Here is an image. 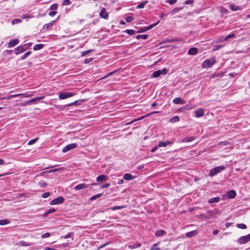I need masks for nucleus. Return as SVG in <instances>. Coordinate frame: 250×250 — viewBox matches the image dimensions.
I'll return each mask as SVG.
<instances>
[{
  "label": "nucleus",
  "instance_id": "f3484780",
  "mask_svg": "<svg viewBox=\"0 0 250 250\" xmlns=\"http://www.w3.org/2000/svg\"><path fill=\"white\" fill-rule=\"evenodd\" d=\"M19 42V40L18 39H14L11 41L8 44L7 47L8 48H11L18 44Z\"/></svg>",
  "mask_w": 250,
  "mask_h": 250
},
{
  "label": "nucleus",
  "instance_id": "de8ad7c7",
  "mask_svg": "<svg viewBox=\"0 0 250 250\" xmlns=\"http://www.w3.org/2000/svg\"><path fill=\"white\" fill-rule=\"evenodd\" d=\"M102 196V194L101 193H99V194H97L96 195H95L93 196H92L90 198V200L91 201H93L95 199H96L97 198H99V197H100L101 196Z\"/></svg>",
  "mask_w": 250,
  "mask_h": 250
},
{
  "label": "nucleus",
  "instance_id": "7c9ffc66",
  "mask_svg": "<svg viewBox=\"0 0 250 250\" xmlns=\"http://www.w3.org/2000/svg\"><path fill=\"white\" fill-rule=\"evenodd\" d=\"M43 46H44V45L42 43L37 44L34 46L33 49L36 51L42 49L43 48Z\"/></svg>",
  "mask_w": 250,
  "mask_h": 250
},
{
  "label": "nucleus",
  "instance_id": "58836bf2",
  "mask_svg": "<svg viewBox=\"0 0 250 250\" xmlns=\"http://www.w3.org/2000/svg\"><path fill=\"white\" fill-rule=\"evenodd\" d=\"M147 1H143L141 3H140L139 4H138L137 6V9H140L143 8L144 7L145 5L147 3Z\"/></svg>",
  "mask_w": 250,
  "mask_h": 250
},
{
  "label": "nucleus",
  "instance_id": "4be33fe9",
  "mask_svg": "<svg viewBox=\"0 0 250 250\" xmlns=\"http://www.w3.org/2000/svg\"><path fill=\"white\" fill-rule=\"evenodd\" d=\"M198 231L196 230H193L190 232H188L186 233V236L188 238H191L194 236H195L196 234H197Z\"/></svg>",
  "mask_w": 250,
  "mask_h": 250
},
{
  "label": "nucleus",
  "instance_id": "c9c22d12",
  "mask_svg": "<svg viewBox=\"0 0 250 250\" xmlns=\"http://www.w3.org/2000/svg\"><path fill=\"white\" fill-rule=\"evenodd\" d=\"M32 53L31 51H27L26 53H25L22 57L21 59V60H24L25 59H26Z\"/></svg>",
  "mask_w": 250,
  "mask_h": 250
},
{
  "label": "nucleus",
  "instance_id": "6e6552de",
  "mask_svg": "<svg viewBox=\"0 0 250 250\" xmlns=\"http://www.w3.org/2000/svg\"><path fill=\"white\" fill-rule=\"evenodd\" d=\"M167 70L166 68H164L162 70H158L154 72H153L152 74V77L153 78H157L160 76L161 74L166 75L167 73Z\"/></svg>",
  "mask_w": 250,
  "mask_h": 250
},
{
  "label": "nucleus",
  "instance_id": "e433bc0d",
  "mask_svg": "<svg viewBox=\"0 0 250 250\" xmlns=\"http://www.w3.org/2000/svg\"><path fill=\"white\" fill-rule=\"evenodd\" d=\"M56 211V209H54V208H50L49 209H48L44 213V215L45 216H47L49 213H52V212H54Z\"/></svg>",
  "mask_w": 250,
  "mask_h": 250
},
{
  "label": "nucleus",
  "instance_id": "5fc2aeb1",
  "mask_svg": "<svg viewBox=\"0 0 250 250\" xmlns=\"http://www.w3.org/2000/svg\"><path fill=\"white\" fill-rule=\"evenodd\" d=\"M50 195V193L49 192H46L44 193H43L42 195V197L43 198H45L48 197Z\"/></svg>",
  "mask_w": 250,
  "mask_h": 250
},
{
  "label": "nucleus",
  "instance_id": "bb28decb",
  "mask_svg": "<svg viewBox=\"0 0 250 250\" xmlns=\"http://www.w3.org/2000/svg\"><path fill=\"white\" fill-rule=\"evenodd\" d=\"M195 137L194 136H191L187 138H185L182 140V142L187 143V142H191L195 139Z\"/></svg>",
  "mask_w": 250,
  "mask_h": 250
},
{
  "label": "nucleus",
  "instance_id": "37998d69",
  "mask_svg": "<svg viewBox=\"0 0 250 250\" xmlns=\"http://www.w3.org/2000/svg\"><path fill=\"white\" fill-rule=\"evenodd\" d=\"M124 32L127 33L129 35H134L136 33V31L134 30L128 29V30H125L124 31Z\"/></svg>",
  "mask_w": 250,
  "mask_h": 250
},
{
  "label": "nucleus",
  "instance_id": "3c124183",
  "mask_svg": "<svg viewBox=\"0 0 250 250\" xmlns=\"http://www.w3.org/2000/svg\"><path fill=\"white\" fill-rule=\"evenodd\" d=\"M125 20L127 22H131L133 21L134 18L131 16H128L125 18Z\"/></svg>",
  "mask_w": 250,
  "mask_h": 250
},
{
  "label": "nucleus",
  "instance_id": "72a5a7b5",
  "mask_svg": "<svg viewBox=\"0 0 250 250\" xmlns=\"http://www.w3.org/2000/svg\"><path fill=\"white\" fill-rule=\"evenodd\" d=\"M179 121V117L178 116H175L169 120V122L173 123L177 122Z\"/></svg>",
  "mask_w": 250,
  "mask_h": 250
},
{
  "label": "nucleus",
  "instance_id": "423d86ee",
  "mask_svg": "<svg viewBox=\"0 0 250 250\" xmlns=\"http://www.w3.org/2000/svg\"><path fill=\"white\" fill-rule=\"evenodd\" d=\"M250 241V233L245 236L240 237L237 240V242L240 244H243Z\"/></svg>",
  "mask_w": 250,
  "mask_h": 250
},
{
  "label": "nucleus",
  "instance_id": "2f4dec72",
  "mask_svg": "<svg viewBox=\"0 0 250 250\" xmlns=\"http://www.w3.org/2000/svg\"><path fill=\"white\" fill-rule=\"evenodd\" d=\"M126 207L125 206H114L111 208V209L112 210H116L117 209H121L123 208H124Z\"/></svg>",
  "mask_w": 250,
  "mask_h": 250
},
{
  "label": "nucleus",
  "instance_id": "473e14b6",
  "mask_svg": "<svg viewBox=\"0 0 250 250\" xmlns=\"http://www.w3.org/2000/svg\"><path fill=\"white\" fill-rule=\"evenodd\" d=\"M10 223V221L7 219H1L0 220V225L3 226L8 224Z\"/></svg>",
  "mask_w": 250,
  "mask_h": 250
},
{
  "label": "nucleus",
  "instance_id": "0e129e2a",
  "mask_svg": "<svg viewBox=\"0 0 250 250\" xmlns=\"http://www.w3.org/2000/svg\"><path fill=\"white\" fill-rule=\"evenodd\" d=\"M158 146H156L155 147H154L152 149H151V152H154L156 151V150L157 149V148H158Z\"/></svg>",
  "mask_w": 250,
  "mask_h": 250
},
{
  "label": "nucleus",
  "instance_id": "cd10ccee",
  "mask_svg": "<svg viewBox=\"0 0 250 250\" xmlns=\"http://www.w3.org/2000/svg\"><path fill=\"white\" fill-rule=\"evenodd\" d=\"M55 21H53L48 23H46L43 25V29L45 30H48L51 27H52L54 24Z\"/></svg>",
  "mask_w": 250,
  "mask_h": 250
},
{
  "label": "nucleus",
  "instance_id": "2eb2a0df",
  "mask_svg": "<svg viewBox=\"0 0 250 250\" xmlns=\"http://www.w3.org/2000/svg\"><path fill=\"white\" fill-rule=\"evenodd\" d=\"M198 50L196 47H191L188 51V54L189 55H195L198 53Z\"/></svg>",
  "mask_w": 250,
  "mask_h": 250
},
{
  "label": "nucleus",
  "instance_id": "a19ab883",
  "mask_svg": "<svg viewBox=\"0 0 250 250\" xmlns=\"http://www.w3.org/2000/svg\"><path fill=\"white\" fill-rule=\"evenodd\" d=\"M223 47V45H214L213 48V49H212V51H217V50L220 49Z\"/></svg>",
  "mask_w": 250,
  "mask_h": 250
},
{
  "label": "nucleus",
  "instance_id": "1a4fd4ad",
  "mask_svg": "<svg viewBox=\"0 0 250 250\" xmlns=\"http://www.w3.org/2000/svg\"><path fill=\"white\" fill-rule=\"evenodd\" d=\"M159 22L158 21L157 22L149 25L148 26H146L141 28L139 30L137 31V33H143L147 31V30L152 29L153 27L157 25Z\"/></svg>",
  "mask_w": 250,
  "mask_h": 250
},
{
  "label": "nucleus",
  "instance_id": "f257e3e1",
  "mask_svg": "<svg viewBox=\"0 0 250 250\" xmlns=\"http://www.w3.org/2000/svg\"><path fill=\"white\" fill-rule=\"evenodd\" d=\"M225 169V167L223 166L215 167L209 170L208 175L213 177L217 174L221 172Z\"/></svg>",
  "mask_w": 250,
  "mask_h": 250
},
{
  "label": "nucleus",
  "instance_id": "ea45409f",
  "mask_svg": "<svg viewBox=\"0 0 250 250\" xmlns=\"http://www.w3.org/2000/svg\"><path fill=\"white\" fill-rule=\"evenodd\" d=\"M183 9V7H176L173 9V10L171 11V13L173 15L177 13L179 11L182 10Z\"/></svg>",
  "mask_w": 250,
  "mask_h": 250
},
{
  "label": "nucleus",
  "instance_id": "09e8293b",
  "mask_svg": "<svg viewBox=\"0 0 250 250\" xmlns=\"http://www.w3.org/2000/svg\"><path fill=\"white\" fill-rule=\"evenodd\" d=\"M179 41H181V40H180L176 38H172V39H169L167 40V42H177Z\"/></svg>",
  "mask_w": 250,
  "mask_h": 250
},
{
  "label": "nucleus",
  "instance_id": "a18cd8bd",
  "mask_svg": "<svg viewBox=\"0 0 250 250\" xmlns=\"http://www.w3.org/2000/svg\"><path fill=\"white\" fill-rule=\"evenodd\" d=\"M93 50H86V51H83L82 53V55H81V56L82 57H84L85 56V55H86L87 54H88V53H90L92 52H93Z\"/></svg>",
  "mask_w": 250,
  "mask_h": 250
},
{
  "label": "nucleus",
  "instance_id": "20e7f679",
  "mask_svg": "<svg viewBox=\"0 0 250 250\" xmlns=\"http://www.w3.org/2000/svg\"><path fill=\"white\" fill-rule=\"evenodd\" d=\"M76 95L75 93L72 92H64L60 93L59 95V98L61 100L67 99Z\"/></svg>",
  "mask_w": 250,
  "mask_h": 250
},
{
  "label": "nucleus",
  "instance_id": "052dcab7",
  "mask_svg": "<svg viewBox=\"0 0 250 250\" xmlns=\"http://www.w3.org/2000/svg\"><path fill=\"white\" fill-rule=\"evenodd\" d=\"M72 235V233L71 232H69V233H67L66 235L63 236V237L64 239H67V238L71 237Z\"/></svg>",
  "mask_w": 250,
  "mask_h": 250
},
{
  "label": "nucleus",
  "instance_id": "c85d7f7f",
  "mask_svg": "<svg viewBox=\"0 0 250 250\" xmlns=\"http://www.w3.org/2000/svg\"><path fill=\"white\" fill-rule=\"evenodd\" d=\"M235 37L234 34H230L227 35L224 39H223L222 40H219L218 42H224L227 41L228 39L230 38H233Z\"/></svg>",
  "mask_w": 250,
  "mask_h": 250
},
{
  "label": "nucleus",
  "instance_id": "393cba45",
  "mask_svg": "<svg viewBox=\"0 0 250 250\" xmlns=\"http://www.w3.org/2000/svg\"><path fill=\"white\" fill-rule=\"evenodd\" d=\"M167 234L166 231L164 230L160 229L158 230L155 232V235L157 237H159L163 235H165Z\"/></svg>",
  "mask_w": 250,
  "mask_h": 250
},
{
  "label": "nucleus",
  "instance_id": "bf43d9fd",
  "mask_svg": "<svg viewBox=\"0 0 250 250\" xmlns=\"http://www.w3.org/2000/svg\"><path fill=\"white\" fill-rule=\"evenodd\" d=\"M93 59L92 58H89V59H86L84 61V63L87 64V63H88L89 62H92L93 61Z\"/></svg>",
  "mask_w": 250,
  "mask_h": 250
},
{
  "label": "nucleus",
  "instance_id": "ddd939ff",
  "mask_svg": "<svg viewBox=\"0 0 250 250\" xmlns=\"http://www.w3.org/2000/svg\"><path fill=\"white\" fill-rule=\"evenodd\" d=\"M195 116L199 118L204 115V110L202 108H198L194 111Z\"/></svg>",
  "mask_w": 250,
  "mask_h": 250
},
{
  "label": "nucleus",
  "instance_id": "0eeeda50",
  "mask_svg": "<svg viewBox=\"0 0 250 250\" xmlns=\"http://www.w3.org/2000/svg\"><path fill=\"white\" fill-rule=\"evenodd\" d=\"M64 202V198L62 196H59L52 200L50 202L51 205H57L62 204Z\"/></svg>",
  "mask_w": 250,
  "mask_h": 250
},
{
  "label": "nucleus",
  "instance_id": "b1692460",
  "mask_svg": "<svg viewBox=\"0 0 250 250\" xmlns=\"http://www.w3.org/2000/svg\"><path fill=\"white\" fill-rule=\"evenodd\" d=\"M106 179H107V176L104 174L99 175L96 178V181L99 182L104 181L106 180Z\"/></svg>",
  "mask_w": 250,
  "mask_h": 250
},
{
  "label": "nucleus",
  "instance_id": "9b49d317",
  "mask_svg": "<svg viewBox=\"0 0 250 250\" xmlns=\"http://www.w3.org/2000/svg\"><path fill=\"white\" fill-rule=\"evenodd\" d=\"M159 113V112H158V111H153V112H152L151 113L147 114V115H146L145 116H141V117L138 118L137 119H134L133 120L131 121L130 122L127 123V125L131 124L132 123H133V122H134L135 121L141 120L144 119L146 117H148V116H150L151 115H153V114H156V113Z\"/></svg>",
  "mask_w": 250,
  "mask_h": 250
},
{
  "label": "nucleus",
  "instance_id": "69168bd1",
  "mask_svg": "<svg viewBox=\"0 0 250 250\" xmlns=\"http://www.w3.org/2000/svg\"><path fill=\"white\" fill-rule=\"evenodd\" d=\"M124 179H121V180H119V181L118 182V184H119V185H122L124 183Z\"/></svg>",
  "mask_w": 250,
  "mask_h": 250
},
{
  "label": "nucleus",
  "instance_id": "c756f323",
  "mask_svg": "<svg viewBox=\"0 0 250 250\" xmlns=\"http://www.w3.org/2000/svg\"><path fill=\"white\" fill-rule=\"evenodd\" d=\"M220 200V198L218 197H213V198H210L208 200V203H217V202H219Z\"/></svg>",
  "mask_w": 250,
  "mask_h": 250
},
{
  "label": "nucleus",
  "instance_id": "49530a36",
  "mask_svg": "<svg viewBox=\"0 0 250 250\" xmlns=\"http://www.w3.org/2000/svg\"><path fill=\"white\" fill-rule=\"evenodd\" d=\"M38 138H36L32 139L28 142V145H33L38 141Z\"/></svg>",
  "mask_w": 250,
  "mask_h": 250
},
{
  "label": "nucleus",
  "instance_id": "864d4df0",
  "mask_svg": "<svg viewBox=\"0 0 250 250\" xmlns=\"http://www.w3.org/2000/svg\"><path fill=\"white\" fill-rule=\"evenodd\" d=\"M21 22V20L20 19H14V20H13L12 21V24H17V23H19L20 22Z\"/></svg>",
  "mask_w": 250,
  "mask_h": 250
},
{
  "label": "nucleus",
  "instance_id": "f03ea898",
  "mask_svg": "<svg viewBox=\"0 0 250 250\" xmlns=\"http://www.w3.org/2000/svg\"><path fill=\"white\" fill-rule=\"evenodd\" d=\"M216 63L214 57L205 60L202 63V66L204 68H210Z\"/></svg>",
  "mask_w": 250,
  "mask_h": 250
},
{
  "label": "nucleus",
  "instance_id": "9d476101",
  "mask_svg": "<svg viewBox=\"0 0 250 250\" xmlns=\"http://www.w3.org/2000/svg\"><path fill=\"white\" fill-rule=\"evenodd\" d=\"M77 146V145L75 143H73V144H69L67 146H65L63 149H62V152L63 153H65L70 150H72L74 148H75V147H76Z\"/></svg>",
  "mask_w": 250,
  "mask_h": 250
},
{
  "label": "nucleus",
  "instance_id": "c03bdc74",
  "mask_svg": "<svg viewBox=\"0 0 250 250\" xmlns=\"http://www.w3.org/2000/svg\"><path fill=\"white\" fill-rule=\"evenodd\" d=\"M116 72H117V70H115V71H112V72L108 73L105 76L102 77L101 79V80H104V79H106V78L108 77L109 76L112 75L113 74H114Z\"/></svg>",
  "mask_w": 250,
  "mask_h": 250
},
{
  "label": "nucleus",
  "instance_id": "39448f33",
  "mask_svg": "<svg viewBox=\"0 0 250 250\" xmlns=\"http://www.w3.org/2000/svg\"><path fill=\"white\" fill-rule=\"evenodd\" d=\"M28 46L27 44H23L22 45H20L17 47L15 48V53L16 55H18L20 53H21L25 51L26 49H27Z\"/></svg>",
  "mask_w": 250,
  "mask_h": 250
},
{
  "label": "nucleus",
  "instance_id": "8fccbe9b",
  "mask_svg": "<svg viewBox=\"0 0 250 250\" xmlns=\"http://www.w3.org/2000/svg\"><path fill=\"white\" fill-rule=\"evenodd\" d=\"M219 10H220V12L222 13H224V14H227V12H228V11L227 10L223 7H219Z\"/></svg>",
  "mask_w": 250,
  "mask_h": 250
},
{
  "label": "nucleus",
  "instance_id": "aec40b11",
  "mask_svg": "<svg viewBox=\"0 0 250 250\" xmlns=\"http://www.w3.org/2000/svg\"><path fill=\"white\" fill-rule=\"evenodd\" d=\"M228 198L232 199L234 198L236 196V192L234 190H231L229 191L227 193Z\"/></svg>",
  "mask_w": 250,
  "mask_h": 250
},
{
  "label": "nucleus",
  "instance_id": "4d7b16f0",
  "mask_svg": "<svg viewBox=\"0 0 250 250\" xmlns=\"http://www.w3.org/2000/svg\"><path fill=\"white\" fill-rule=\"evenodd\" d=\"M56 14V11H54V10H51L49 12V15L51 16V17H53Z\"/></svg>",
  "mask_w": 250,
  "mask_h": 250
},
{
  "label": "nucleus",
  "instance_id": "6ab92c4d",
  "mask_svg": "<svg viewBox=\"0 0 250 250\" xmlns=\"http://www.w3.org/2000/svg\"><path fill=\"white\" fill-rule=\"evenodd\" d=\"M172 143L171 141L160 142L158 145V147H166L167 146L171 145Z\"/></svg>",
  "mask_w": 250,
  "mask_h": 250
},
{
  "label": "nucleus",
  "instance_id": "338daca9",
  "mask_svg": "<svg viewBox=\"0 0 250 250\" xmlns=\"http://www.w3.org/2000/svg\"><path fill=\"white\" fill-rule=\"evenodd\" d=\"M29 17L27 16L25 14H22L21 16V18L23 19H25L26 18H29Z\"/></svg>",
  "mask_w": 250,
  "mask_h": 250
},
{
  "label": "nucleus",
  "instance_id": "13d9d810",
  "mask_svg": "<svg viewBox=\"0 0 250 250\" xmlns=\"http://www.w3.org/2000/svg\"><path fill=\"white\" fill-rule=\"evenodd\" d=\"M110 185L109 183H105V184H104V185H103L101 186V188H103V189L107 188L110 186Z\"/></svg>",
  "mask_w": 250,
  "mask_h": 250
},
{
  "label": "nucleus",
  "instance_id": "603ef678",
  "mask_svg": "<svg viewBox=\"0 0 250 250\" xmlns=\"http://www.w3.org/2000/svg\"><path fill=\"white\" fill-rule=\"evenodd\" d=\"M50 233H49V232H46L44 234H43L41 236V238L42 239H43V238H47V237H49V236H50Z\"/></svg>",
  "mask_w": 250,
  "mask_h": 250
},
{
  "label": "nucleus",
  "instance_id": "5701e85b",
  "mask_svg": "<svg viewBox=\"0 0 250 250\" xmlns=\"http://www.w3.org/2000/svg\"><path fill=\"white\" fill-rule=\"evenodd\" d=\"M43 98V97H38L34 98H32L31 100H30L28 101H27L26 102V104H29L31 103H34L36 102L39 101L40 100L42 99Z\"/></svg>",
  "mask_w": 250,
  "mask_h": 250
},
{
  "label": "nucleus",
  "instance_id": "e2e57ef3",
  "mask_svg": "<svg viewBox=\"0 0 250 250\" xmlns=\"http://www.w3.org/2000/svg\"><path fill=\"white\" fill-rule=\"evenodd\" d=\"M5 163V162L3 159H0V165H4Z\"/></svg>",
  "mask_w": 250,
  "mask_h": 250
},
{
  "label": "nucleus",
  "instance_id": "412c9836",
  "mask_svg": "<svg viewBox=\"0 0 250 250\" xmlns=\"http://www.w3.org/2000/svg\"><path fill=\"white\" fill-rule=\"evenodd\" d=\"M135 178V176H133L130 173H125L124 175L123 178L125 180H131Z\"/></svg>",
  "mask_w": 250,
  "mask_h": 250
},
{
  "label": "nucleus",
  "instance_id": "4468645a",
  "mask_svg": "<svg viewBox=\"0 0 250 250\" xmlns=\"http://www.w3.org/2000/svg\"><path fill=\"white\" fill-rule=\"evenodd\" d=\"M173 103L175 104H184L186 102L182 100L180 97H177L173 100Z\"/></svg>",
  "mask_w": 250,
  "mask_h": 250
},
{
  "label": "nucleus",
  "instance_id": "7ed1b4c3",
  "mask_svg": "<svg viewBox=\"0 0 250 250\" xmlns=\"http://www.w3.org/2000/svg\"><path fill=\"white\" fill-rule=\"evenodd\" d=\"M97 183H92V184H91L90 185H87L85 183H82V184H78L77 186H76L74 187V189L75 190H79L83 189H85V188H91V187L92 186H97Z\"/></svg>",
  "mask_w": 250,
  "mask_h": 250
},
{
  "label": "nucleus",
  "instance_id": "f8f14e48",
  "mask_svg": "<svg viewBox=\"0 0 250 250\" xmlns=\"http://www.w3.org/2000/svg\"><path fill=\"white\" fill-rule=\"evenodd\" d=\"M99 15L102 18L104 19H107L108 18V13L106 11V9L104 7L101 9Z\"/></svg>",
  "mask_w": 250,
  "mask_h": 250
},
{
  "label": "nucleus",
  "instance_id": "680f3d73",
  "mask_svg": "<svg viewBox=\"0 0 250 250\" xmlns=\"http://www.w3.org/2000/svg\"><path fill=\"white\" fill-rule=\"evenodd\" d=\"M70 4H71V2L70 1H63L62 5H68Z\"/></svg>",
  "mask_w": 250,
  "mask_h": 250
},
{
  "label": "nucleus",
  "instance_id": "79ce46f5",
  "mask_svg": "<svg viewBox=\"0 0 250 250\" xmlns=\"http://www.w3.org/2000/svg\"><path fill=\"white\" fill-rule=\"evenodd\" d=\"M236 227L241 229H246L247 228L246 225L244 224H237Z\"/></svg>",
  "mask_w": 250,
  "mask_h": 250
},
{
  "label": "nucleus",
  "instance_id": "4c0bfd02",
  "mask_svg": "<svg viewBox=\"0 0 250 250\" xmlns=\"http://www.w3.org/2000/svg\"><path fill=\"white\" fill-rule=\"evenodd\" d=\"M159 245V243L154 244L150 250H161L160 248L157 247V246Z\"/></svg>",
  "mask_w": 250,
  "mask_h": 250
},
{
  "label": "nucleus",
  "instance_id": "f704fd0d",
  "mask_svg": "<svg viewBox=\"0 0 250 250\" xmlns=\"http://www.w3.org/2000/svg\"><path fill=\"white\" fill-rule=\"evenodd\" d=\"M148 36L146 34H143V35H138L136 36V39L138 40H139L140 39H142L144 40H146L147 39Z\"/></svg>",
  "mask_w": 250,
  "mask_h": 250
},
{
  "label": "nucleus",
  "instance_id": "774afa93",
  "mask_svg": "<svg viewBox=\"0 0 250 250\" xmlns=\"http://www.w3.org/2000/svg\"><path fill=\"white\" fill-rule=\"evenodd\" d=\"M44 250H57V249H52V248H48V247H46L45 248Z\"/></svg>",
  "mask_w": 250,
  "mask_h": 250
},
{
  "label": "nucleus",
  "instance_id": "dca6fc26",
  "mask_svg": "<svg viewBox=\"0 0 250 250\" xmlns=\"http://www.w3.org/2000/svg\"><path fill=\"white\" fill-rule=\"evenodd\" d=\"M84 100H79L74 101L70 104H67V106H72L74 105H81L83 102Z\"/></svg>",
  "mask_w": 250,
  "mask_h": 250
},
{
  "label": "nucleus",
  "instance_id": "6e6d98bb",
  "mask_svg": "<svg viewBox=\"0 0 250 250\" xmlns=\"http://www.w3.org/2000/svg\"><path fill=\"white\" fill-rule=\"evenodd\" d=\"M58 5L57 4H53L50 7V9L51 10L55 11L57 8Z\"/></svg>",
  "mask_w": 250,
  "mask_h": 250
},
{
  "label": "nucleus",
  "instance_id": "a878e982",
  "mask_svg": "<svg viewBox=\"0 0 250 250\" xmlns=\"http://www.w3.org/2000/svg\"><path fill=\"white\" fill-rule=\"evenodd\" d=\"M141 245V244L139 243H129L128 245V247L130 249H133L140 247Z\"/></svg>",
  "mask_w": 250,
  "mask_h": 250
},
{
  "label": "nucleus",
  "instance_id": "a211bd4d",
  "mask_svg": "<svg viewBox=\"0 0 250 250\" xmlns=\"http://www.w3.org/2000/svg\"><path fill=\"white\" fill-rule=\"evenodd\" d=\"M230 9L233 11L241 10L243 9V6H239L234 4H230L229 5Z\"/></svg>",
  "mask_w": 250,
  "mask_h": 250
}]
</instances>
